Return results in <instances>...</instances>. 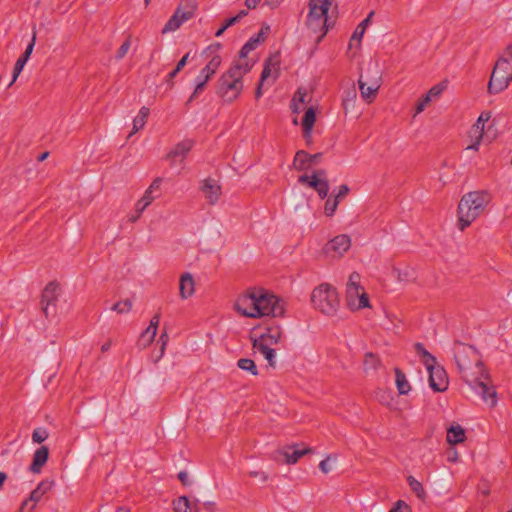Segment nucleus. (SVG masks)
Masks as SVG:
<instances>
[{"label":"nucleus","mask_w":512,"mask_h":512,"mask_svg":"<svg viewBox=\"0 0 512 512\" xmlns=\"http://www.w3.org/2000/svg\"><path fill=\"white\" fill-rule=\"evenodd\" d=\"M195 82H196V86L194 88V91L190 95L189 99L187 100L186 105H189L194 100H196L200 96V94L205 90L206 85L208 83L205 80L198 79V78L195 79Z\"/></svg>","instance_id":"nucleus-43"},{"label":"nucleus","mask_w":512,"mask_h":512,"mask_svg":"<svg viewBox=\"0 0 512 512\" xmlns=\"http://www.w3.org/2000/svg\"><path fill=\"white\" fill-rule=\"evenodd\" d=\"M359 90L361 97L367 103H371L377 96L378 90L381 87V74L379 70H375L373 77L371 78V86H367V82L364 81L363 74L360 75L358 80Z\"/></svg>","instance_id":"nucleus-13"},{"label":"nucleus","mask_w":512,"mask_h":512,"mask_svg":"<svg viewBox=\"0 0 512 512\" xmlns=\"http://www.w3.org/2000/svg\"><path fill=\"white\" fill-rule=\"evenodd\" d=\"M375 70H378V68L376 66L375 67L369 66L366 70L365 75H363L364 81L367 82V86H371V78L373 77Z\"/></svg>","instance_id":"nucleus-59"},{"label":"nucleus","mask_w":512,"mask_h":512,"mask_svg":"<svg viewBox=\"0 0 512 512\" xmlns=\"http://www.w3.org/2000/svg\"><path fill=\"white\" fill-rule=\"evenodd\" d=\"M236 24V20L233 17L227 18L222 26L216 31L215 36L220 37L229 27Z\"/></svg>","instance_id":"nucleus-54"},{"label":"nucleus","mask_w":512,"mask_h":512,"mask_svg":"<svg viewBox=\"0 0 512 512\" xmlns=\"http://www.w3.org/2000/svg\"><path fill=\"white\" fill-rule=\"evenodd\" d=\"M253 311V318L280 317L284 315L285 309L276 295L260 288L256 289V304Z\"/></svg>","instance_id":"nucleus-3"},{"label":"nucleus","mask_w":512,"mask_h":512,"mask_svg":"<svg viewBox=\"0 0 512 512\" xmlns=\"http://www.w3.org/2000/svg\"><path fill=\"white\" fill-rule=\"evenodd\" d=\"M490 118H491V112H482L480 114L477 122L473 126V129H475V132L479 134L478 140L476 143L469 146L468 149H475V150L478 149V145L483 136L485 122H487Z\"/></svg>","instance_id":"nucleus-27"},{"label":"nucleus","mask_w":512,"mask_h":512,"mask_svg":"<svg viewBox=\"0 0 512 512\" xmlns=\"http://www.w3.org/2000/svg\"><path fill=\"white\" fill-rule=\"evenodd\" d=\"M131 309H132V302L130 299L118 301L111 307V310H113L119 314L128 313Z\"/></svg>","instance_id":"nucleus-46"},{"label":"nucleus","mask_w":512,"mask_h":512,"mask_svg":"<svg viewBox=\"0 0 512 512\" xmlns=\"http://www.w3.org/2000/svg\"><path fill=\"white\" fill-rule=\"evenodd\" d=\"M227 79L235 80V82H243V71L239 62L233 64L225 73L221 75Z\"/></svg>","instance_id":"nucleus-32"},{"label":"nucleus","mask_w":512,"mask_h":512,"mask_svg":"<svg viewBox=\"0 0 512 512\" xmlns=\"http://www.w3.org/2000/svg\"><path fill=\"white\" fill-rule=\"evenodd\" d=\"M305 96H306L305 91H302L301 89L297 90V92L295 93V95L292 99V103H291V108H292L293 113L298 114L301 112V107L299 106V103L303 104L305 102Z\"/></svg>","instance_id":"nucleus-42"},{"label":"nucleus","mask_w":512,"mask_h":512,"mask_svg":"<svg viewBox=\"0 0 512 512\" xmlns=\"http://www.w3.org/2000/svg\"><path fill=\"white\" fill-rule=\"evenodd\" d=\"M155 336H156V333H154L153 330L151 331L150 328L147 327L146 330L141 333L139 340H138V344L142 345L143 347H147L148 345H150L152 343Z\"/></svg>","instance_id":"nucleus-47"},{"label":"nucleus","mask_w":512,"mask_h":512,"mask_svg":"<svg viewBox=\"0 0 512 512\" xmlns=\"http://www.w3.org/2000/svg\"><path fill=\"white\" fill-rule=\"evenodd\" d=\"M426 369L429 373L428 382L430 388L434 392L446 391L448 389L449 381L445 369L441 365H438L437 362H435V364L428 365Z\"/></svg>","instance_id":"nucleus-11"},{"label":"nucleus","mask_w":512,"mask_h":512,"mask_svg":"<svg viewBox=\"0 0 512 512\" xmlns=\"http://www.w3.org/2000/svg\"><path fill=\"white\" fill-rule=\"evenodd\" d=\"M393 274L396 275L398 281H400V282H410V281L415 280V278H416L414 270L409 267H407L404 270L394 268Z\"/></svg>","instance_id":"nucleus-38"},{"label":"nucleus","mask_w":512,"mask_h":512,"mask_svg":"<svg viewBox=\"0 0 512 512\" xmlns=\"http://www.w3.org/2000/svg\"><path fill=\"white\" fill-rule=\"evenodd\" d=\"M466 439L465 430L460 425H451L447 429V442L455 445L464 442Z\"/></svg>","instance_id":"nucleus-26"},{"label":"nucleus","mask_w":512,"mask_h":512,"mask_svg":"<svg viewBox=\"0 0 512 512\" xmlns=\"http://www.w3.org/2000/svg\"><path fill=\"white\" fill-rule=\"evenodd\" d=\"M389 512H411V508L403 500H398Z\"/></svg>","instance_id":"nucleus-55"},{"label":"nucleus","mask_w":512,"mask_h":512,"mask_svg":"<svg viewBox=\"0 0 512 512\" xmlns=\"http://www.w3.org/2000/svg\"><path fill=\"white\" fill-rule=\"evenodd\" d=\"M199 501L194 503L187 496H180L173 501V509L175 512H199Z\"/></svg>","instance_id":"nucleus-24"},{"label":"nucleus","mask_w":512,"mask_h":512,"mask_svg":"<svg viewBox=\"0 0 512 512\" xmlns=\"http://www.w3.org/2000/svg\"><path fill=\"white\" fill-rule=\"evenodd\" d=\"M60 295L59 284L56 281L49 282L42 291L41 305L46 317L56 312V302Z\"/></svg>","instance_id":"nucleus-10"},{"label":"nucleus","mask_w":512,"mask_h":512,"mask_svg":"<svg viewBox=\"0 0 512 512\" xmlns=\"http://www.w3.org/2000/svg\"><path fill=\"white\" fill-rule=\"evenodd\" d=\"M260 44V40L258 38L251 37L240 49L239 58L245 59L247 55L256 49V47Z\"/></svg>","instance_id":"nucleus-41"},{"label":"nucleus","mask_w":512,"mask_h":512,"mask_svg":"<svg viewBox=\"0 0 512 512\" xmlns=\"http://www.w3.org/2000/svg\"><path fill=\"white\" fill-rule=\"evenodd\" d=\"M322 153L309 154L305 150H298L294 156L293 167L298 171L309 169L313 165L320 163Z\"/></svg>","instance_id":"nucleus-15"},{"label":"nucleus","mask_w":512,"mask_h":512,"mask_svg":"<svg viewBox=\"0 0 512 512\" xmlns=\"http://www.w3.org/2000/svg\"><path fill=\"white\" fill-rule=\"evenodd\" d=\"M344 93L346 96L343 98V105L346 107L349 101L356 98L357 93L354 87L344 91Z\"/></svg>","instance_id":"nucleus-58"},{"label":"nucleus","mask_w":512,"mask_h":512,"mask_svg":"<svg viewBox=\"0 0 512 512\" xmlns=\"http://www.w3.org/2000/svg\"><path fill=\"white\" fill-rule=\"evenodd\" d=\"M258 352H260L264 358L267 360L270 367L275 368L276 366V351L273 348L266 347L265 345H260V347L254 348Z\"/></svg>","instance_id":"nucleus-35"},{"label":"nucleus","mask_w":512,"mask_h":512,"mask_svg":"<svg viewBox=\"0 0 512 512\" xmlns=\"http://www.w3.org/2000/svg\"><path fill=\"white\" fill-rule=\"evenodd\" d=\"M334 0H309V12L307 16L308 27L315 29L317 26L322 27L325 35L329 30L328 11Z\"/></svg>","instance_id":"nucleus-5"},{"label":"nucleus","mask_w":512,"mask_h":512,"mask_svg":"<svg viewBox=\"0 0 512 512\" xmlns=\"http://www.w3.org/2000/svg\"><path fill=\"white\" fill-rule=\"evenodd\" d=\"M194 285V279L190 273L186 272L182 274L179 282V292L181 298L187 299L188 297L192 296L195 291Z\"/></svg>","instance_id":"nucleus-25"},{"label":"nucleus","mask_w":512,"mask_h":512,"mask_svg":"<svg viewBox=\"0 0 512 512\" xmlns=\"http://www.w3.org/2000/svg\"><path fill=\"white\" fill-rule=\"evenodd\" d=\"M311 302L317 310L325 315H334L340 305L337 290L328 283H322L311 294Z\"/></svg>","instance_id":"nucleus-2"},{"label":"nucleus","mask_w":512,"mask_h":512,"mask_svg":"<svg viewBox=\"0 0 512 512\" xmlns=\"http://www.w3.org/2000/svg\"><path fill=\"white\" fill-rule=\"evenodd\" d=\"M256 304V288L248 289L247 292L237 298L234 304L235 310L242 316L253 318V308Z\"/></svg>","instance_id":"nucleus-14"},{"label":"nucleus","mask_w":512,"mask_h":512,"mask_svg":"<svg viewBox=\"0 0 512 512\" xmlns=\"http://www.w3.org/2000/svg\"><path fill=\"white\" fill-rule=\"evenodd\" d=\"M351 247V239L346 234H340L328 241L323 247L326 256L341 257Z\"/></svg>","instance_id":"nucleus-12"},{"label":"nucleus","mask_w":512,"mask_h":512,"mask_svg":"<svg viewBox=\"0 0 512 512\" xmlns=\"http://www.w3.org/2000/svg\"><path fill=\"white\" fill-rule=\"evenodd\" d=\"M49 459V448L47 446L39 447L33 454L32 463L29 467V470L38 474L41 472L43 466L47 463Z\"/></svg>","instance_id":"nucleus-22"},{"label":"nucleus","mask_w":512,"mask_h":512,"mask_svg":"<svg viewBox=\"0 0 512 512\" xmlns=\"http://www.w3.org/2000/svg\"><path fill=\"white\" fill-rule=\"evenodd\" d=\"M189 57H190V52L186 53V54H185V55H184V56H183V57L178 61V63L176 64L177 70H180V71H181V70L186 66V64H187V62H188V60H189Z\"/></svg>","instance_id":"nucleus-63"},{"label":"nucleus","mask_w":512,"mask_h":512,"mask_svg":"<svg viewBox=\"0 0 512 512\" xmlns=\"http://www.w3.org/2000/svg\"><path fill=\"white\" fill-rule=\"evenodd\" d=\"M200 189L211 205H214L221 195V187L217 184V181L212 178L205 179Z\"/></svg>","instance_id":"nucleus-21"},{"label":"nucleus","mask_w":512,"mask_h":512,"mask_svg":"<svg viewBox=\"0 0 512 512\" xmlns=\"http://www.w3.org/2000/svg\"><path fill=\"white\" fill-rule=\"evenodd\" d=\"M373 15H374V11H371L367 15V17L358 24V26L356 27V29L354 30V32L351 36L350 47L352 46L353 41H358V43L360 44L361 39L365 33V30L368 27V25L370 24Z\"/></svg>","instance_id":"nucleus-28"},{"label":"nucleus","mask_w":512,"mask_h":512,"mask_svg":"<svg viewBox=\"0 0 512 512\" xmlns=\"http://www.w3.org/2000/svg\"><path fill=\"white\" fill-rule=\"evenodd\" d=\"M331 459V456H328L326 459L322 460L319 463V469L324 473L327 474L331 471V467L329 465V461Z\"/></svg>","instance_id":"nucleus-60"},{"label":"nucleus","mask_w":512,"mask_h":512,"mask_svg":"<svg viewBox=\"0 0 512 512\" xmlns=\"http://www.w3.org/2000/svg\"><path fill=\"white\" fill-rule=\"evenodd\" d=\"M222 62V59L219 55H215L211 58V60L203 67L199 73V75L196 77L198 79L205 80L206 82H209V80L213 77V75L218 70L220 64Z\"/></svg>","instance_id":"nucleus-23"},{"label":"nucleus","mask_w":512,"mask_h":512,"mask_svg":"<svg viewBox=\"0 0 512 512\" xmlns=\"http://www.w3.org/2000/svg\"><path fill=\"white\" fill-rule=\"evenodd\" d=\"M298 182L315 190L320 199H325L328 196L330 185L327 179H317L316 176L303 174L298 177Z\"/></svg>","instance_id":"nucleus-16"},{"label":"nucleus","mask_w":512,"mask_h":512,"mask_svg":"<svg viewBox=\"0 0 512 512\" xmlns=\"http://www.w3.org/2000/svg\"><path fill=\"white\" fill-rule=\"evenodd\" d=\"M177 477L184 486H188L191 484V481L189 480L188 477V473L186 471H180Z\"/></svg>","instance_id":"nucleus-62"},{"label":"nucleus","mask_w":512,"mask_h":512,"mask_svg":"<svg viewBox=\"0 0 512 512\" xmlns=\"http://www.w3.org/2000/svg\"><path fill=\"white\" fill-rule=\"evenodd\" d=\"M407 481H408V484H409L411 490L416 494V496L419 499L424 500L426 498V492H425L421 482H419L417 479H415L411 475L407 477Z\"/></svg>","instance_id":"nucleus-36"},{"label":"nucleus","mask_w":512,"mask_h":512,"mask_svg":"<svg viewBox=\"0 0 512 512\" xmlns=\"http://www.w3.org/2000/svg\"><path fill=\"white\" fill-rule=\"evenodd\" d=\"M26 63H27V61L23 60V58H21V57L18 58V60L15 63L14 69H13V79H12L11 83L9 84V86L12 85V83L17 79V77L23 70Z\"/></svg>","instance_id":"nucleus-53"},{"label":"nucleus","mask_w":512,"mask_h":512,"mask_svg":"<svg viewBox=\"0 0 512 512\" xmlns=\"http://www.w3.org/2000/svg\"><path fill=\"white\" fill-rule=\"evenodd\" d=\"M192 17V11H182L181 8L178 7L165 24L164 28L162 29V33L177 30L185 21L191 19Z\"/></svg>","instance_id":"nucleus-18"},{"label":"nucleus","mask_w":512,"mask_h":512,"mask_svg":"<svg viewBox=\"0 0 512 512\" xmlns=\"http://www.w3.org/2000/svg\"><path fill=\"white\" fill-rule=\"evenodd\" d=\"M53 485V482H50L48 480L41 481L37 487L30 493V496L28 499L24 500L21 505V510H23L29 502H33L32 506L30 507V512L34 510L36 503L40 501L42 496L47 493L49 490H51Z\"/></svg>","instance_id":"nucleus-20"},{"label":"nucleus","mask_w":512,"mask_h":512,"mask_svg":"<svg viewBox=\"0 0 512 512\" xmlns=\"http://www.w3.org/2000/svg\"><path fill=\"white\" fill-rule=\"evenodd\" d=\"M462 355L464 357L467 356L473 358L474 360H476L477 366H482V362L478 359V350L475 348V346L466 345L462 342L456 341L454 344V358L460 372H463L470 366V363L466 361L464 358H462Z\"/></svg>","instance_id":"nucleus-7"},{"label":"nucleus","mask_w":512,"mask_h":512,"mask_svg":"<svg viewBox=\"0 0 512 512\" xmlns=\"http://www.w3.org/2000/svg\"><path fill=\"white\" fill-rule=\"evenodd\" d=\"M469 386L475 390L485 401L489 403L491 407L495 406L497 403V392L493 385H490L489 375L485 374V379L474 378L471 381L466 380Z\"/></svg>","instance_id":"nucleus-8"},{"label":"nucleus","mask_w":512,"mask_h":512,"mask_svg":"<svg viewBox=\"0 0 512 512\" xmlns=\"http://www.w3.org/2000/svg\"><path fill=\"white\" fill-rule=\"evenodd\" d=\"M280 66V60L278 55L270 56L268 57L264 62V67L261 72L260 81L263 83L270 75H271V68L274 67L276 70Z\"/></svg>","instance_id":"nucleus-30"},{"label":"nucleus","mask_w":512,"mask_h":512,"mask_svg":"<svg viewBox=\"0 0 512 512\" xmlns=\"http://www.w3.org/2000/svg\"><path fill=\"white\" fill-rule=\"evenodd\" d=\"M360 278L361 277H360L359 273L352 272L349 276V280H348L346 289L355 287V288L363 290V287L360 285Z\"/></svg>","instance_id":"nucleus-50"},{"label":"nucleus","mask_w":512,"mask_h":512,"mask_svg":"<svg viewBox=\"0 0 512 512\" xmlns=\"http://www.w3.org/2000/svg\"><path fill=\"white\" fill-rule=\"evenodd\" d=\"M48 437L49 432L44 427H38L32 433V441L37 444L43 443Z\"/></svg>","instance_id":"nucleus-45"},{"label":"nucleus","mask_w":512,"mask_h":512,"mask_svg":"<svg viewBox=\"0 0 512 512\" xmlns=\"http://www.w3.org/2000/svg\"><path fill=\"white\" fill-rule=\"evenodd\" d=\"M130 46H131V38L127 37L116 52V55H115L116 59H118V60L123 59L126 56L127 52L129 51Z\"/></svg>","instance_id":"nucleus-49"},{"label":"nucleus","mask_w":512,"mask_h":512,"mask_svg":"<svg viewBox=\"0 0 512 512\" xmlns=\"http://www.w3.org/2000/svg\"><path fill=\"white\" fill-rule=\"evenodd\" d=\"M431 100L432 99L429 97V95H427V94L423 95L416 103V106H415L416 114L423 112L424 109L426 108V106L431 102Z\"/></svg>","instance_id":"nucleus-52"},{"label":"nucleus","mask_w":512,"mask_h":512,"mask_svg":"<svg viewBox=\"0 0 512 512\" xmlns=\"http://www.w3.org/2000/svg\"><path fill=\"white\" fill-rule=\"evenodd\" d=\"M270 31V26L266 23H264L259 31V33L255 36H252L253 38H258L260 40V43L265 41L268 32Z\"/></svg>","instance_id":"nucleus-57"},{"label":"nucleus","mask_w":512,"mask_h":512,"mask_svg":"<svg viewBox=\"0 0 512 512\" xmlns=\"http://www.w3.org/2000/svg\"><path fill=\"white\" fill-rule=\"evenodd\" d=\"M149 113H150L149 108H147L145 106L141 107V109L138 112V115L133 120L134 132L139 131L140 129H142L145 126L147 118L149 116Z\"/></svg>","instance_id":"nucleus-33"},{"label":"nucleus","mask_w":512,"mask_h":512,"mask_svg":"<svg viewBox=\"0 0 512 512\" xmlns=\"http://www.w3.org/2000/svg\"><path fill=\"white\" fill-rule=\"evenodd\" d=\"M489 202L486 191H472L464 194L457 208L458 228L464 231L485 210Z\"/></svg>","instance_id":"nucleus-1"},{"label":"nucleus","mask_w":512,"mask_h":512,"mask_svg":"<svg viewBox=\"0 0 512 512\" xmlns=\"http://www.w3.org/2000/svg\"><path fill=\"white\" fill-rule=\"evenodd\" d=\"M500 57H506L507 61L512 64V44L506 47L504 53Z\"/></svg>","instance_id":"nucleus-64"},{"label":"nucleus","mask_w":512,"mask_h":512,"mask_svg":"<svg viewBox=\"0 0 512 512\" xmlns=\"http://www.w3.org/2000/svg\"><path fill=\"white\" fill-rule=\"evenodd\" d=\"M243 90V82H235V80L222 77L218 79L215 85L216 94L225 102L232 103L235 101Z\"/></svg>","instance_id":"nucleus-6"},{"label":"nucleus","mask_w":512,"mask_h":512,"mask_svg":"<svg viewBox=\"0 0 512 512\" xmlns=\"http://www.w3.org/2000/svg\"><path fill=\"white\" fill-rule=\"evenodd\" d=\"M361 292V289L355 287L346 289V303L350 310L355 311V305Z\"/></svg>","instance_id":"nucleus-39"},{"label":"nucleus","mask_w":512,"mask_h":512,"mask_svg":"<svg viewBox=\"0 0 512 512\" xmlns=\"http://www.w3.org/2000/svg\"><path fill=\"white\" fill-rule=\"evenodd\" d=\"M414 350L417 353V355H419L422 358L423 364L426 366V368L428 367V365L435 364L436 358L426 350L422 343H415Z\"/></svg>","instance_id":"nucleus-31"},{"label":"nucleus","mask_w":512,"mask_h":512,"mask_svg":"<svg viewBox=\"0 0 512 512\" xmlns=\"http://www.w3.org/2000/svg\"><path fill=\"white\" fill-rule=\"evenodd\" d=\"M512 81V64L506 57H499L492 71L488 92L497 94L506 89Z\"/></svg>","instance_id":"nucleus-4"},{"label":"nucleus","mask_w":512,"mask_h":512,"mask_svg":"<svg viewBox=\"0 0 512 512\" xmlns=\"http://www.w3.org/2000/svg\"><path fill=\"white\" fill-rule=\"evenodd\" d=\"M446 88H447V81H442V82L434 85L433 87H431L426 94L429 95V97L431 99L432 98H437V97H439L443 93V91Z\"/></svg>","instance_id":"nucleus-48"},{"label":"nucleus","mask_w":512,"mask_h":512,"mask_svg":"<svg viewBox=\"0 0 512 512\" xmlns=\"http://www.w3.org/2000/svg\"><path fill=\"white\" fill-rule=\"evenodd\" d=\"M338 205H339V200L336 199L332 194L329 198H327V200L325 202V205H324L325 215L328 217H332L335 214Z\"/></svg>","instance_id":"nucleus-44"},{"label":"nucleus","mask_w":512,"mask_h":512,"mask_svg":"<svg viewBox=\"0 0 512 512\" xmlns=\"http://www.w3.org/2000/svg\"><path fill=\"white\" fill-rule=\"evenodd\" d=\"M363 365L365 371L376 370L380 365L379 357L372 352H367L364 356Z\"/></svg>","instance_id":"nucleus-37"},{"label":"nucleus","mask_w":512,"mask_h":512,"mask_svg":"<svg viewBox=\"0 0 512 512\" xmlns=\"http://www.w3.org/2000/svg\"><path fill=\"white\" fill-rule=\"evenodd\" d=\"M159 322H160V315L156 314L150 320V324H149L148 328H150L151 331L153 330L154 333H157V328H158Z\"/></svg>","instance_id":"nucleus-61"},{"label":"nucleus","mask_w":512,"mask_h":512,"mask_svg":"<svg viewBox=\"0 0 512 512\" xmlns=\"http://www.w3.org/2000/svg\"><path fill=\"white\" fill-rule=\"evenodd\" d=\"M396 387L399 394L406 395L411 390V386L406 378L405 373L400 368H395Z\"/></svg>","instance_id":"nucleus-29"},{"label":"nucleus","mask_w":512,"mask_h":512,"mask_svg":"<svg viewBox=\"0 0 512 512\" xmlns=\"http://www.w3.org/2000/svg\"><path fill=\"white\" fill-rule=\"evenodd\" d=\"M312 452V449L305 447L303 444H292L283 448L282 454L287 464H295L298 460Z\"/></svg>","instance_id":"nucleus-17"},{"label":"nucleus","mask_w":512,"mask_h":512,"mask_svg":"<svg viewBox=\"0 0 512 512\" xmlns=\"http://www.w3.org/2000/svg\"><path fill=\"white\" fill-rule=\"evenodd\" d=\"M237 366L244 371L250 372L252 375H258V369L255 362L250 358H241L237 361Z\"/></svg>","instance_id":"nucleus-40"},{"label":"nucleus","mask_w":512,"mask_h":512,"mask_svg":"<svg viewBox=\"0 0 512 512\" xmlns=\"http://www.w3.org/2000/svg\"><path fill=\"white\" fill-rule=\"evenodd\" d=\"M361 294L357 300V303L355 305V310H360L366 307H369V297L368 294L363 290H361Z\"/></svg>","instance_id":"nucleus-51"},{"label":"nucleus","mask_w":512,"mask_h":512,"mask_svg":"<svg viewBox=\"0 0 512 512\" xmlns=\"http://www.w3.org/2000/svg\"><path fill=\"white\" fill-rule=\"evenodd\" d=\"M349 191V186L347 184H342L339 186L338 192L333 196L340 201L348 195Z\"/></svg>","instance_id":"nucleus-56"},{"label":"nucleus","mask_w":512,"mask_h":512,"mask_svg":"<svg viewBox=\"0 0 512 512\" xmlns=\"http://www.w3.org/2000/svg\"><path fill=\"white\" fill-rule=\"evenodd\" d=\"M193 145V140L185 139L176 144L175 147L167 154L166 158L171 160V164H173L178 159L180 162H182L187 157Z\"/></svg>","instance_id":"nucleus-19"},{"label":"nucleus","mask_w":512,"mask_h":512,"mask_svg":"<svg viewBox=\"0 0 512 512\" xmlns=\"http://www.w3.org/2000/svg\"><path fill=\"white\" fill-rule=\"evenodd\" d=\"M316 121V111L313 106H310L304 113L302 118V127L306 131L312 130Z\"/></svg>","instance_id":"nucleus-34"},{"label":"nucleus","mask_w":512,"mask_h":512,"mask_svg":"<svg viewBox=\"0 0 512 512\" xmlns=\"http://www.w3.org/2000/svg\"><path fill=\"white\" fill-rule=\"evenodd\" d=\"M282 336V330L280 326H269L266 327L265 332L257 335L254 331L250 335V340L252 342V347L257 348L260 345H265L266 347L272 348L273 345L279 343Z\"/></svg>","instance_id":"nucleus-9"}]
</instances>
